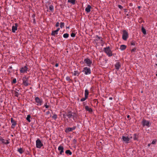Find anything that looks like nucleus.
<instances>
[{
  "label": "nucleus",
  "mask_w": 157,
  "mask_h": 157,
  "mask_svg": "<svg viewBox=\"0 0 157 157\" xmlns=\"http://www.w3.org/2000/svg\"><path fill=\"white\" fill-rule=\"evenodd\" d=\"M104 52L109 56H113L112 51L111 50L109 47H107L104 48Z\"/></svg>",
  "instance_id": "1"
},
{
  "label": "nucleus",
  "mask_w": 157,
  "mask_h": 157,
  "mask_svg": "<svg viewBox=\"0 0 157 157\" xmlns=\"http://www.w3.org/2000/svg\"><path fill=\"white\" fill-rule=\"evenodd\" d=\"M35 100L36 102L35 104L37 105L41 106L43 104V101L42 99L38 97H35Z\"/></svg>",
  "instance_id": "2"
},
{
  "label": "nucleus",
  "mask_w": 157,
  "mask_h": 157,
  "mask_svg": "<svg viewBox=\"0 0 157 157\" xmlns=\"http://www.w3.org/2000/svg\"><path fill=\"white\" fill-rule=\"evenodd\" d=\"M141 124L143 127L146 126L147 127H150L151 125V123H150L149 121L144 119H143L142 121Z\"/></svg>",
  "instance_id": "3"
},
{
  "label": "nucleus",
  "mask_w": 157,
  "mask_h": 157,
  "mask_svg": "<svg viewBox=\"0 0 157 157\" xmlns=\"http://www.w3.org/2000/svg\"><path fill=\"white\" fill-rule=\"evenodd\" d=\"M82 72L84 73L86 75H90L91 73V71L90 68L87 67H84L83 68Z\"/></svg>",
  "instance_id": "4"
},
{
  "label": "nucleus",
  "mask_w": 157,
  "mask_h": 157,
  "mask_svg": "<svg viewBox=\"0 0 157 157\" xmlns=\"http://www.w3.org/2000/svg\"><path fill=\"white\" fill-rule=\"evenodd\" d=\"M76 115V113H72L71 112L69 111L66 115L68 118H72L73 120H75V118Z\"/></svg>",
  "instance_id": "5"
},
{
  "label": "nucleus",
  "mask_w": 157,
  "mask_h": 157,
  "mask_svg": "<svg viewBox=\"0 0 157 157\" xmlns=\"http://www.w3.org/2000/svg\"><path fill=\"white\" fill-rule=\"evenodd\" d=\"M28 77H24L22 79V84L25 86H27L29 85L28 81Z\"/></svg>",
  "instance_id": "6"
},
{
  "label": "nucleus",
  "mask_w": 157,
  "mask_h": 157,
  "mask_svg": "<svg viewBox=\"0 0 157 157\" xmlns=\"http://www.w3.org/2000/svg\"><path fill=\"white\" fill-rule=\"evenodd\" d=\"M128 37V32L125 30L123 31L122 38L123 40H126Z\"/></svg>",
  "instance_id": "7"
},
{
  "label": "nucleus",
  "mask_w": 157,
  "mask_h": 157,
  "mask_svg": "<svg viewBox=\"0 0 157 157\" xmlns=\"http://www.w3.org/2000/svg\"><path fill=\"white\" fill-rule=\"evenodd\" d=\"M43 145L40 140L38 139L36 141V146L37 148H40Z\"/></svg>",
  "instance_id": "8"
},
{
  "label": "nucleus",
  "mask_w": 157,
  "mask_h": 157,
  "mask_svg": "<svg viewBox=\"0 0 157 157\" xmlns=\"http://www.w3.org/2000/svg\"><path fill=\"white\" fill-rule=\"evenodd\" d=\"M122 139L123 141H124L125 143L128 144L129 143L130 138L128 136H122Z\"/></svg>",
  "instance_id": "9"
},
{
  "label": "nucleus",
  "mask_w": 157,
  "mask_h": 157,
  "mask_svg": "<svg viewBox=\"0 0 157 157\" xmlns=\"http://www.w3.org/2000/svg\"><path fill=\"white\" fill-rule=\"evenodd\" d=\"M84 62L86 63L87 65L89 66L90 67L92 64V62L89 59L86 58L84 60Z\"/></svg>",
  "instance_id": "10"
},
{
  "label": "nucleus",
  "mask_w": 157,
  "mask_h": 157,
  "mask_svg": "<svg viewBox=\"0 0 157 157\" xmlns=\"http://www.w3.org/2000/svg\"><path fill=\"white\" fill-rule=\"evenodd\" d=\"M18 28V24L17 23H15L14 24L12 27V32L14 33L17 30Z\"/></svg>",
  "instance_id": "11"
},
{
  "label": "nucleus",
  "mask_w": 157,
  "mask_h": 157,
  "mask_svg": "<svg viewBox=\"0 0 157 157\" xmlns=\"http://www.w3.org/2000/svg\"><path fill=\"white\" fill-rule=\"evenodd\" d=\"M27 70L28 68L25 66L23 67H22L20 70V71L21 73H24L26 72L27 71Z\"/></svg>",
  "instance_id": "12"
},
{
  "label": "nucleus",
  "mask_w": 157,
  "mask_h": 157,
  "mask_svg": "<svg viewBox=\"0 0 157 157\" xmlns=\"http://www.w3.org/2000/svg\"><path fill=\"white\" fill-rule=\"evenodd\" d=\"M0 142H1L3 144H6L9 143V142L8 140H5L2 138H0Z\"/></svg>",
  "instance_id": "13"
},
{
  "label": "nucleus",
  "mask_w": 157,
  "mask_h": 157,
  "mask_svg": "<svg viewBox=\"0 0 157 157\" xmlns=\"http://www.w3.org/2000/svg\"><path fill=\"white\" fill-rule=\"evenodd\" d=\"M58 150L59 151H60L59 154L60 155H62L63 153V150L64 148L63 147L61 146L60 145L58 147Z\"/></svg>",
  "instance_id": "14"
},
{
  "label": "nucleus",
  "mask_w": 157,
  "mask_h": 157,
  "mask_svg": "<svg viewBox=\"0 0 157 157\" xmlns=\"http://www.w3.org/2000/svg\"><path fill=\"white\" fill-rule=\"evenodd\" d=\"M11 123H12V126L11 127L13 128H14L16 125V121L13 119L12 118L11 119Z\"/></svg>",
  "instance_id": "15"
},
{
  "label": "nucleus",
  "mask_w": 157,
  "mask_h": 157,
  "mask_svg": "<svg viewBox=\"0 0 157 157\" xmlns=\"http://www.w3.org/2000/svg\"><path fill=\"white\" fill-rule=\"evenodd\" d=\"M60 30L59 28H58L56 30L52 31L51 35L52 36H55L57 34L58 32Z\"/></svg>",
  "instance_id": "16"
},
{
  "label": "nucleus",
  "mask_w": 157,
  "mask_h": 157,
  "mask_svg": "<svg viewBox=\"0 0 157 157\" xmlns=\"http://www.w3.org/2000/svg\"><path fill=\"white\" fill-rule=\"evenodd\" d=\"M92 7L90 5H88L87 7L85 9V11L87 13H89L90 11V9Z\"/></svg>",
  "instance_id": "17"
},
{
  "label": "nucleus",
  "mask_w": 157,
  "mask_h": 157,
  "mask_svg": "<svg viewBox=\"0 0 157 157\" xmlns=\"http://www.w3.org/2000/svg\"><path fill=\"white\" fill-rule=\"evenodd\" d=\"M115 67L116 69L118 70L121 67V65L120 62H118L116 63L115 64Z\"/></svg>",
  "instance_id": "18"
},
{
  "label": "nucleus",
  "mask_w": 157,
  "mask_h": 157,
  "mask_svg": "<svg viewBox=\"0 0 157 157\" xmlns=\"http://www.w3.org/2000/svg\"><path fill=\"white\" fill-rule=\"evenodd\" d=\"M85 109L86 110L90 112H91L92 111V109L89 108V107L87 105L85 106Z\"/></svg>",
  "instance_id": "19"
},
{
  "label": "nucleus",
  "mask_w": 157,
  "mask_h": 157,
  "mask_svg": "<svg viewBox=\"0 0 157 157\" xmlns=\"http://www.w3.org/2000/svg\"><path fill=\"white\" fill-rule=\"evenodd\" d=\"M126 46L124 45H121L120 47V49L121 51L124 50L126 48Z\"/></svg>",
  "instance_id": "20"
},
{
  "label": "nucleus",
  "mask_w": 157,
  "mask_h": 157,
  "mask_svg": "<svg viewBox=\"0 0 157 157\" xmlns=\"http://www.w3.org/2000/svg\"><path fill=\"white\" fill-rule=\"evenodd\" d=\"M76 0H68V2L70 3L72 5H74L75 3Z\"/></svg>",
  "instance_id": "21"
},
{
  "label": "nucleus",
  "mask_w": 157,
  "mask_h": 157,
  "mask_svg": "<svg viewBox=\"0 0 157 157\" xmlns=\"http://www.w3.org/2000/svg\"><path fill=\"white\" fill-rule=\"evenodd\" d=\"M89 91L87 89H86L85 90V96L88 98L89 95Z\"/></svg>",
  "instance_id": "22"
},
{
  "label": "nucleus",
  "mask_w": 157,
  "mask_h": 157,
  "mask_svg": "<svg viewBox=\"0 0 157 157\" xmlns=\"http://www.w3.org/2000/svg\"><path fill=\"white\" fill-rule=\"evenodd\" d=\"M71 131H72L71 129V128L70 127H68L66 128L65 130V132L66 133H67Z\"/></svg>",
  "instance_id": "23"
},
{
  "label": "nucleus",
  "mask_w": 157,
  "mask_h": 157,
  "mask_svg": "<svg viewBox=\"0 0 157 157\" xmlns=\"http://www.w3.org/2000/svg\"><path fill=\"white\" fill-rule=\"evenodd\" d=\"M80 72L78 71H75L74 72L73 75L74 76L77 75V76H78Z\"/></svg>",
  "instance_id": "24"
},
{
  "label": "nucleus",
  "mask_w": 157,
  "mask_h": 157,
  "mask_svg": "<svg viewBox=\"0 0 157 157\" xmlns=\"http://www.w3.org/2000/svg\"><path fill=\"white\" fill-rule=\"evenodd\" d=\"M17 151L21 154H22L24 152V151L21 148H18L17 150Z\"/></svg>",
  "instance_id": "25"
},
{
  "label": "nucleus",
  "mask_w": 157,
  "mask_h": 157,
  "mask_svg": "<svg viewBox=\"0 0 157 157\" xmlns=\"http://www.w3.org/2000/svg\"><path fill=\"white\" fill-rule=\"evenodd\" d=\"M141 31L143 33L144 35H146V31L145 29L143 27H142L141 28Z\"/></svg>",
  "instance_id": "26"
},
{
  "label": "nucleus",
  "mask_w": 157,
  "mask_h": 157,
  "mask_svg": "<svg viewBox=\"0 0 157 157\" xmlns=\"http://www.w3.org/2000/svg\"><path fill=\"white\" fill-rule=\"evenodd\" d=\"M138 137V136L136 134H134L133 137L134 140H137Z\"/></svg>",
  "instance_id": "27"
},
{
  "label": "nucleus",
  "mask_w": 157,
  "mask_h": 157,
  "mask_svg": "<svg viewBox=\"0 0 157 157\" xmlns=\"http://www.w3.org/2000/svg\"><path fill=\"white\" fill-rule=\"evenodd\" d=\"M49 10L52 12H53L54 10V7L53 6L51 5L49 6Z\"/></svg>",
  "instance_id": "28"
},
{
  "label": "nucleus",
  "mask_w": 157,
  "mask_h": 157,
  "mask_svg": "<svg viewBox=\"0 0 157 157\" xmlns=\"http://www.w3.org/2000/svg\"><path fill=\"white\" fill-rule=\"evenodd\" d=\"M65 153L67 154H69L71 155L72 154V152L69 150H68L66 151Z\"/></svg>",
  "instance_id": "29"
},
{
  "label": "nucleus",
  "mask_w": 157,
  "mask_h": 157,
  "mask_svg": "<svg viewBox=\"0 0 157 157\" xmlns=\"http://www.w3.org/2000/svg\"><path fill=\"white\" fill-rule=\"evenodd\" d=\"M31 117V116L30 115H28L27 116V117H26V120L29 121V122H31V121L30 120V118Z\"/></svg>",
  "instance_id": "30"
},
{
  "label": "nucleus",
  "mask_w": 157,
  "mask_h": 157,
  "mask_svg": "<svg viewBox=\"0 0 157 157\" xmlns=\"http://www.w3.org/2000/svg\"><path fill=\"white\" fill-rule=\"evenodd\" d=\"M69 36V35L67 33H64L63 35V37L64 38H67Z\"/></svg>",
  "instance_id": "31"
},
{
  "label": "nucleus",
  "mask_w": 157,
  "mask_h": 157,
  "mask_svg": "<svg viewBox=\"0 0 157 157\" xmlns=\"http://www.w3.org/2000/svg\"><path fill=\"white\" fill-rule=\"evenodd\" d=\"M60 27L61 28H63L64 26V23L63 22H61L60 23Z\"/></svg>",
  "instance_id": "32"
},
{
  "label": "nucleus",
  "mask_w": 157,
  "mask_h": 157,
  "mask_svg": "<svg viewBox=\"0 0 157 157\" xmlns=\"http://www.w3.org/2000/svg\"><path fill=\"white\" fill-rule=\"evenodd\" d=\"M87 98L85 96L84 98H83L81 99L80 101L82 102L83 101H85L86 100Z\"/></svg>",
  "instance_id": "33"
},
{
  "label": "nucleus",
  "mask_w": 157,
  "mask_h": 157,
  "mask_svg": "<svg viewBox=\"0 0 157 157\" xmlns=\"http://www.w3.org/2000/svg\"><path fill=\"white\" fill-rule=\"evenodd\" d=\"M52 117L54 120H56L57 118V116L56 114H54Z\"/></svg>",
  "instance_id": "34"
},
{
  "label": "nucleus",
  "mask_w": 157,
  "mask_h": 157,
  "mask_svg": "<svg viewBox=\"0 0 157 157\" xmlns=\"http://www.w3.org/2000/svg\"><path fill=\"white\" fill-rule=\"evenodd\" d=\"M157 141V140L156 139H155L152 141L151 144H156V143Z\"/></svg>",
  "instance_id": "35"
},
{
  "label": "nucleus",
  "mask_w": 157,
  "mask_h": 157,
  "mask_svg": "<svg viewBox=\"0 0 157 157\" xmlns=\"http://www.w3.org/2000/svg\"><path fill=\"white\" fill-rule=\"evenodd\" d=\"M15 96L16 97H18V95L19 94V93L17 91H16L15 93Z\"/></svg>",
  "instance_id": "36"
},
{
  "label": "nucleus",
  "mask_w": 157,
  "mask_h": 157,
  "mask_svg": "<svg viewBox=\"0 0 157 157\" xmlns=\"http://www.w3.org/2000/svg\"><path fill=\"white\" fill-rule=\"evenodd\" d=\"M136 43L135 42H132L131 43V44L132 45L134 46L136 45Z\"/></svg>",
  "instance_id": "37"
},
{
  "label": "nucleus",
  "mask_w": 157,
  "mask_h": 157,
  "mask_svg": "<svg viewBox=\"0 0 157 157\" xmlns=\"http://www.w3.org/2000/svg\"><path fill=\"white\" fill-rule=\"evenodd\" d=\"M47 103H46L44 105V106L46 108H48L49 107V106L48 105H47Z\"/></svg>",
  "instance_id": "38"
},
{
  "label": "nucleus",
  "mask_w": 157,
  "mask_h": 157,
  "mask_svg": "<svg viewBox=\"0 0 157 157\" xmlns=\"http://www.w3.org/2000/svg\"><path fill=\"white\" fill-rule=\"evenodd\" d=\"M71 36L72 37H74L75 36V34L74 33H72L71 34Z\"/></svg>",
  "instance_id": "39"
},
{
  "label": "nucleus",
  "mask_w": 157,
  "mask_h": 157,
  "mask_svg": "<svg viewBox=\"0 0 157 157\" xmlns=\"http://www.w3.org/2000/svg\"><path fill=\"white\" fill-rule=\"evenodd\" d=\"M136 48H134L133 49H132V50H131V52H134L135 51H136Z\"/></svg>",
  "instance_id": "40"
},
{
  "label": "nucleus",
  "mask_w": 157,
  "mask_h": 157,
  "mask_svg": "<svg viewBox=\"0 0 157 157\" xmlns=\"http://www.w3.org/2000/svg\"><path fill=\"white\" fill-rule=\"evenodd\" d=\"M118 7L121 9H122L123 8V7L121 5H118Z\"/></svg>",
  "instance_id": "41"
},
{
  "label": "nucleus",
  "mask_w": 157,
  "mask_h": 157,
  "mask_svg": "<svg viewBox=\"0 0 157 157\" xmlns=\"http://www.w3.org/2000/svg\"><path fill=\"white\" fill-rule=\"evenodd\" d=\"M76 127L75 126H73L72 128H71V129L72 131L75 130L76 128Z\"/></svg>",
  "instance_id": "42"
},
{
  "label": "nucleus",
  "mask_w": 157,
  "mask_h": 157,
  "mask_svg": "<svg viewBox=\"0 0 157 157\" xmlns=\"http://www.w3.org/2000/svg\"><path fill=\"white\" fill-rule=\"evenodd\" d=\"M76 127L75 126H73L72 128H71V129L72 131L75 130L76 128Z\"/></svg>",
  "instance_id": "43"
},
{
  "label": "nucleus",
  "mask_w": 157,
  "mask_h": 157,
  "mask_svg": "<svg viewBox=\"0 0 157 157\" xmlns=\"http://www.w3.org/2000/svg\"><path fill=\"white\" fill-rule=\"evenodd\" d=\"M59 22H57L56 25V27H58L59 26Z\"/></svg>",
  "instance_id": "44"
},
{
  "label": "nucleus",
  "mask_w": 157,
  "mask_h": 157,
  "mask_svg": "<svg viewBox=\"0 0 157 157\" xmlns=\"http://www.w3.org/2000/svg\"><path fill=\"white\" fill-rule=\"evenodd\" d=\"M13 82L14 83L16 82V79L15 78L13 79Z\"/></svg>",
  "instance_id": "45"
},
{
  "label": "nucleus",
  "mask_w": 157,
  "mask_h": 157,
  "mask_svg": "<svg viewBox=\"0 0 157 157\" xmlns=\"http://www.w3.org/2000/svg\"><path fill=\"white\" fill-rule=\"evenodd\" d=\"M46 113L48 115L50 113V112L49 111H48L46 112Z\"/></svg>",
  "instance_id": "46"
},
{
  "label": "nucleus",
  "mask_w": 157,
  "mask_h": 157,
  "mask_svg": "<svg viewBox=\"0 0 157 157\" xmlns=\"http://www.w3.org/2000/svg\"><path fill=\"white\" fill-rule=\"evenodd\" d=\"M58 63H56L55 65L56 67H58Z\"/></svg>",
  "instance_id": "47"
},
{
  "label": "nucleus",
  "mask_w": 157,
  "mask_h": 157,
  "mask_svg": "<svg viewBox=\"0 0 157 157\" xmlns=\"http://www.w3.org/2000/svg\"><path fill=\"white\" fill-rule=\"evenodd\" d=\"M67 80H69L70 79V78L69 77L67 78Z\"/></svg>",
  "instance_id": "48"
},
{
  "label": "nucleus",
  "mask_w": 157,
  "mask_h": 157,
  "mask_svg": "<svg viewBox=\"0 0 157 157\" xmlns=\"http://www.w3.org/2000/svg\"><path fill=\"white\" fill-rule=\"evenodd\" d=\"M151 144H148V147H150L151 145Z\"/></svg>",
  "instance_id": "49"
},
{
  "label": "nucleus",
  "mask_w": 157,
  "mask_h": 157,
  "mask_svg": "<svg viewBox=\"0 0 157 157\" xmlns=\"http://www.w3.org/2000/svg\"><path fill=\"white\" fill-rule=\"evenodd\" d=\"M129 117H130V116H129V115H128V116H127V117L128 118H129Z\"/></svg>",
  "instance_id": "50"
},
{
  "label": "nucleus",
  "mask_w": 157,
  "mask_h": 157,
  "mask_svg": "<svg viewBox=\"0 0 157 157\" xmlns=\"http://www.w3.org/2000/svg\"><path fill=\"white\" fill-rule=\"evenodd\" d=\"M12 67L11 66H10L9 67V69H12Z\"/></svg>",
  "instance_id": "51"
},
{
  "label": "nucleus",
  "mask_w": 157,
  "mask_h": 157,
  "mask_svg": "<svg viewBox=\"0 0 157 157\" xmlns=\"http://www.w3.org/2000/svg\"><path fill=\"white\" fill-rule=\"evenodd\" d=\"M86 104V103L85 102L83 103V104L84 105H85Z\"/></svg>",
  "instance_id": "52"
},
{
  "label": "nucleus",
  "mask_w": 157,
  "mask_h": 157,
  "mask_svg": "<svg viewBox=\"0 0 157 157\" xmlns=\"http://www.w3.org/2000/svg\"><path fill=\"white\" fill-rule=\"evenodd\" d=\"M109 99L110 100H112L113 99V98H112L111 97V98H109Z\"/></svg>",
  "instance_id": "53"
},
{
  "label": "nucleus",
  "mask_w": 157,
  "mask_h": 157,
  "mask_svg": "<svg viewBox=\"0 0 157 157\" xmlns=\"http://www.w3.org/2000/svg\"><path fill=\"white\" fill-rule=\"evenodd\" d=\"M130 138V139L132 138V136H131V137H130V138Z\"/></svg>",
  "instance_id": "54"
},
{
  "label": "nucleus",
  "mask_w": 157,
  "mask_h": 157,
  "mask_svg": "<svg viewBox=\"0 0 157 157\" xmlns=\"http://www.w3.org/2000/svg\"><path fill=\"white\" fill-rule=\"evenodd\" d=\"M156 76H157V74H156Z\"/></svg>",
  "instance_id": "55"
}]
</instances>
